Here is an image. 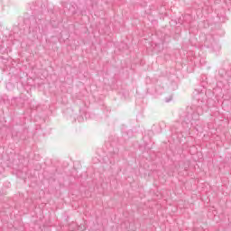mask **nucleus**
<instances>
[{"label": "nucleus", "instance_id": "nucleus-1", "mask_svg": "<svg viewBox=\"0 0 231 231\" xmlns=\"http://www.w3.org/2000/svg\"><path fill=\"white\" fill-rule=\"evenodd\" d=\"M196 100H198V106H191L188 109V113L184 117L182 124H186L188 126L196 125L199 122V116L203 115L205 109H207V94L200 92L197 94Z\"/></svg>", "mask_w": 231, "mask_h": 231}, {"label": "nucleus", "instance_id": "nucleus-2", "mask_svg": "<svg viewBox=\"0 0 231 231\" xmlns=\"http://www.w3.org/2000/svg\"><path fill=\"white\" fill-rule=\"evenodd\" d=\"M24 98L23 97H13L11 99L12 106H16V107H24Z\"/></svg>", "mask_w": 231, "mask_h": 231}, {"label": "nucleus", "instance_id": "nucleus-3", "mask_svg": "<svg viewBox=\"0 0 231 231\" xmlns=\"http://www.w3.org/2000/svg\"><path fill=\"white\" fill-rule=\"evenodd\" d=\"M166 102H171V100H169V99H166Z\"/></svg>", "mask_w": 231, "mask_h": 231}]
</instances>
